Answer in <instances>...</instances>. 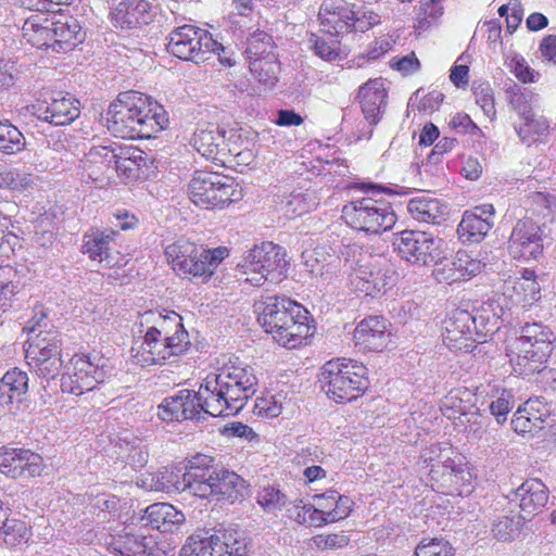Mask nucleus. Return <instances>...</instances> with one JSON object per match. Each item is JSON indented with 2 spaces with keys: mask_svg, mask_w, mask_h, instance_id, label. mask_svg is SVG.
I'll list each match as a JSON object with an SVG mask.
<instances>
[{
  "mask_svg": "<svg viewBox=\"0 0 556 556\" xmlns=\"http://www.w3.org/2000/svg\"><path fill=\"white\" fill-rule=\"evenodd\" d=\"M146 330L130 349L135 366L147 368L176 362L190 346V338L182 317L174 312L149 311L143 314Z\"/></svg>",
  "mask_w": 556,
  "mask_h": 556,
  "instance_id": "obj_1",
  "label": "nucleus"
},
{
  "mask_svg": "<svg viewBox=\"0 0 556 556\" xmlns=\"http://www.w3.org/2000/svg\"><path fill=\"white\" fill-rule=\"evenodd\" d=\"M264 331L280 346L299 350L309 345L317 326L311 312L300 302L286 296H268L257 318Z\"/></svg>",
  "mask_w": 556,
  "mask_h": 556,
  "instance_id": "obj_2",
  "label": "nucleus"
},
{
  "mask_svg": "<svg viewBox=\"0 0 556 556\" xmlns=\"http://www.w3.org/2000/svg\"><path fill=\"white\" fill-rule=\"evenodd\" d=\"M214 463L215 458L210 455L191 457L185 468L182 490L202 501L242 502L250 488L248 481L232 470L213 469Z\"/></svg>",
  "mask_w": 556,
  "mask_h": 556,
  "instance_id": "obj_3",
  "label": "nucleus"
},
{
  "mask_svg": "<svg viewBox=\"0 0 556 556\" xmlns=\"http://www.w3.org/2000/svg\"><path fill=\"white\" fill-rule=\"evenodd\" d=\"M419 466L433 491L446 496H467L475 490L472 466L452 445L433 443L426 446Z\"/></svg>",
  "mask_w": 556,
  "mask_h": 556,
  "instance_id": "obj_4",
  "label": "nucleus"
},
{
  "mask_svg": "<svg viewBox=\"0 0 556 556\" xmlns=\"http://www.w3.org/2000/svg\"><path fill=\"white\" fill-rule=\"evenodd\" d=\"M555 342L551 326L542 321L522 325L519 333L504 340V352L513 372L521 377L541 372L555 350Z\"/></svg>",
  "mask_w": 556,
  "mask_h": 556,
  "instance_id": "obj_5",
  "label": "nucleus"
},
{
  "mask_svg": "<svg viewBox=\"0 0 556 556\" xmlns=\"http://www.w3.org/2000/svg\"><path fill=\"white\" fill-rule=\"evenodd\" d=\"M393 194L390 188L363 184L361 194L353 197L342 206L341 219L354 231L366 235H379L391 230L397 217L386 195Z\"/></svg>",
  "mask_w": 556,
  "mask_h": 556,
  "instance_id": "obj_6",
  "label": "nucleus"
},
{
  "mask_svg": "<svg viewBox=\"0 0 556 556\" xmlns=\"http://www.w3.org/2000/svg\"><path fill=\"white\" fill-rule=\"evenodd\" d=\"M228 256L229 249L226 247L202 249L184 237L164 247L165 261L174 274L191 281H208Z\"/></svg>",
  "mask_w": 556,
  "mask_h": 556,
  "instance_id": "obj_7",
  "label": "nucleus"
},
{
  "mask_svg": "<svg viewBox=\"0 0 556 556\" xmlns=\"http://www.w3.org/2000/svg\"><path fill=\"white\" fill-rule=\"evenodd\" d=\"M318 383L325 395L336 404L352 403L369 388L366 366L346 357L327 361L320 367Z\"/></svg>",
  "mask_w": 556,
  "mask_h": 556,
  "instance_id": "obj_8",
  "label": "nucleus"
},
{
  "mask_svg": "<svg viewBox=\"0 0 556 556\" xmlns=\"http://www.w3.org/2000/svg\"><path fill=\"white\" fill-rule=\"evenodd\" d=\"M187 193L197 207L207 211L225 210L244 197L243 188L236 178L206 169L193 172Z\"/></svg>",
  "mask_w": 556,
  "mask_h": 556,
  "instance_id": "obj_9",
  "label": "nucleus"
},
{
  "mask_svg": "<svg viewBox=\"0 0 556 556\" xmlns=\"http://www.w3.org/2000/svg\"><path fill=\"white\" fill-rule=\"evenodd\" d=\"M321 31L340 37L351 33H366L381 23L378 12L346 0H326L318 12Z\"/></svg>",
  "mask_w": 556,
  "mask_h": 556,
  "instance_id": "obj_10",
  "label": "nucleus"
},
{
  "mask_svg": "<svg viewBox=\"0 0 556 556\" xmlns=\"http://www.w3.org/2000/svg\"><path fill=\"white\" fill-rule=\"evenodd\" d=\"M166 49L180 60L199 64L223 51L224 46L208 30L186 24L169 33Z\"/></svg>",
  "mask_w": 556,
  "mask_h": 556,
  "instance_id": "obj_11",
  "label": "nucleus"
},
{
  "mask_svg": "<svg viewBox=\"0 0 556 556\" xmlns=\"http://www.w3.org/2000/svg\"><path fill=\"white\" fill-rule=\"evenodd\" d=\"M286 256V250L273 242L255 245L242 265L245 282L258 287L266 280L281 281L289 267Z\"/></svg>",
  "mask_w": 556,
  "mask_h": 556,
  "instance_id": "obj_12",
  "label": "nucleus"
},
{
  "mask_svg": "<svg viewBox=\"0 0 556 556\" xmlns=\"http://www.w3.org/2000/svg\"><path fill=\"white\" fill-rule=\"evenodd\" d=\"M25 359L39 377L54 379L63 368L62 342L56 330H40L29 337L25 348Z\"/></svg>",
  "mask_w": 556,
  "mask_h": 556,
  "instance_id": "obj_13",
  "label": "nucleus"
},
{
  "mask_svg": "<svg viewBox=\"0 0 556 556\" xmlns=\"http://www.w3.org/2000/svg\"><path fill=\"white\" fill-rule=\"evenodd\" d=\"M313 503L305 504L296 510L295 520L309 527L321 528L338 522L350 516L354 502L334 489L315 494Z\"/></svg>",
  "mask_w": 556,
  "mask_h": 556,
  "instance_id": "obj_14",
  "label": "nucleus"
},
{
  "mask_svg": "<svg viewBox=\"0 0 556 556\" xmlns=\"http://www.w3.org/2000/svg\"><path fill=\"white\" fill-rule=\"evenodd\" d=\"M129 140L151 139L169 125L166 110L152 97L130 90Z\"/></svg>",
  "mask_w": 556,
  "mask_h": 556,
  "instance_id": "obj_15",
  "label": "nucleus"
},
{
  "mask_svg": "<svg viewBox=\"0 0 556 556\" xmlns=\"http://www.w3.org/2000/svg\"><path fill=\"white\" fill-rule=\"evenodd\" d=\"M108 376V359L103 356L74 354L62 377L61 389L64 393L78 396L96 389Z\"/></svg>",
  "mask_w": 556,
  "mask_h": 556,
  "instance_id": "obj_16",
  "label": "nucleus"
},
{
  "mask_svg": "<svg viewBox=\"0 0 556 556\" xmlns=\"http://www.w3.org/2000/svg\"><path fill=\"white\" fill-rule=\"evenodd\" d=\"M392 247L401 260L419 266H430L443 254V241L420 230L405 229L393 233Z\"/></svg>",
  "mask_w": 556,
  "mask_h": 556,
  "instance_id": "obj_17",
  "label": "nucleus"
},
{
  "mask_svg": "<svg viewBox=\"0 0 556 556\" xmlns=\"http://www.w3.org/2000/svg\"><path fill=\"white\" fill-rule=\"evenodd\" d=\"M440 410L464 432H476L481 428L482 414L476 392L467 387L451 389L441 400Z\"/></svg>",
  "mask_w": 556,
  "mask_h": 556,
  "instance_id": "obj_18",
  "label": "nucleus"
},
{
  "mask_svg": "<svg viewBox=\"0 0 556 556\" xmlns=\"http://www.w3.org/2000/svg\"><path fill=\"white\" fill-rule=\"evenodd\" d=\"M489 331L479 330L476 317L467 309H454L443 321L442 340L453 352H471L476 343L485 341Z\"/></svg>",
  "mask_w": 556,
  "mask_h": 556,
  "instance_id": "obj_19",
  "label": "nucleus"
},
{
  "mask_svg": "<svg viewBox=\"0 0 556 556\" xmlns=\"http://www.w3.org/2000/svg\"><path fill=\"white\" fill-rule=\"evenodd\" d=\"M215 377L224 386L232 412L241 410L256 391L257 379L252 367L238 358L229 359Z\"/></svg>",
  "mask_w": 556,
  "mask_h": 556,
  "instance_id": "obj_20",
  "label": "nucleus"
},
{
  "mask_svg": "<svg viewBox=\"0 0 556 556\" xmlns=\"http://www.w3.org/2000/svg\"><path fill=\"white\" fill-rule=\"evenodd\" d=\"M43 457L26 447H0V473L12 480L30 481L45 476Z\"/></svg>",
  "mask_w": 556,
  "mask_h": 556,
  "instance_id": "obj_21",
  "label": "nucleus"
},
{
  "mask_svg": "<svg viewBox=\"0 0 556 556\" xmlns=\"http://www.w3.org/2000/svg\"><path fill=\"white\" fill-rule=\"evenodd\" d=\"M507 250L514 260H538L543 255V229L526 215L514 225L507 241Z\"/></svg>",
  "mask_w": 556,
  "mask_h": 556,
  "instance_id": "obj_22",
  "label": "nucleus"
},
{
  "mask_svg": "<svg viewBox=\"0 0 556 556\" xmlns=\"http://www.w3.org/2000/svg\"><path fill=\"white\" fill-rule=\"evenodd\" d=\"M31 111L38 119L54 126H67L80 115V102L68 92H55L39 98L31 104Z\"/></svg>",
  "mask_w": 556,
  "mask_h": 556,
  "instance_id": "obj_23",
  "label": "nucleus"
},
{
  "mask_svg": "<svg viewBox=\"0 0 556 556\" xmlns=\"http://www.w3.org/2000/svg\"><path fill=\"white\" fill-rule=\"evenodd\" d=\"M118 236L117 230L92 227L84 235L81 252L106 267L122 266L126 263L125 255L114 249Z\"/></svg>",
  "mask_w": 556,
  "mask_h": 556,
  "instance_id": "obj_24",
  "label": "nucleus"
},
{
  "mask_svg": "<svg viewBox=\"0 0 556 556\" xmlns=\"http://www.w3.org/2000/svg\"><path fill=\"white\" fill-rule=\"evenodd\" d=\"M190 142L203 157L216 164L225 166L236 159L243 160L244 153L233 152L227 143L226 132L214 126L198 128ZM237 163L239 164V161Z\"/></svg>",
  "mask_w": 556,
  "mask_h": 556,
  "instance_id": "obj_25",
  "label": "nucleus"
},
{
  "mask_svg": "<svg viewBox=\"0 0 556 556\" xmlns=\"http://www.w3.org/2000/svg\"><path fill=\"white\" fill-rule=\"evenodd\" d=\"M155 13L149 0H112L109 21L121 30H132L151 24Z\"/></svg>",
  "mask_w": 556,
  "mask_h": 556,
  "instance_id": "obj_26",
  "label": "nucleus"
},
{
  "mask_svg": "<svg viewBox=\"0 0 556 556\" xmlns=\"http://www.w3.org/2000/svg\"><path fill=\"white\" fill-rule=\"evenodd\" d=\"M493 204L476 205L463 213L457 226L458 239L463 243H480L494 226Z\"/></svg>",
  "mask_w": 556,
  "mask_h": 556,
  "instance_id": "obj_27",
  "label": "nucleus"
},
{
  "mask_svg": "<svg viewBox=\"0 0 556 556\" xmlns=\"http://www.w3.org/2000/svg\"><path fill=\"white\" fill-rule=\"evenodd\" d=\"M389 323L382 316H368L354 328V346L362 353L381 352L388 345Z\"/></svg>",
  "mask_w": 556,
  "mask_h": 556,
  "instance_id": "obj_28",
  "label": "nucleus"
},
{
  "mask_svg": "<svg viewBox=\"0 0 556 556\" xmlns=\"http://www.w3.org/2000/svg\"><path fill=\"white\" fill-rule=\"evenodd\" d=\"M432 275L439 283L451 285L456 281L468 280L480 270V262L471 258L466 252H457L455 257L442 258L433 263Z\"/></svg>",
  "mask_w": 556,
  "mask_h": 556,
  "instance_id": "obj_29",
  "label": "nucleus"
},
{
  "mask_svg": "<svg viewBox=\"0 0 556 556\" xmlns=\"http://www.w3.org/2000/svg\"><path fill=\"white\" fill-rule=\"evenodd\" d=\"M388 89L382 77L368 79L357 91L362 113L369 125L376 126L381 119V109L387 103Z\"/></svg>",
  "mask_w": 556,
  "mask_h": 556,
  "instance_id": "obj_30",
  "label": "nucleus"
},
{
  "mask_svg": "<svg viewBox=\"0 0 556 556\" xmlns=\"http://www.w3.org/2000/svg\"><path fill=\"white\" fill-rule=\"evenodd\" d=\"M197 393L203 405L204 413L210 416H229L238 413L231 410L232 406L230 401H228L226 390L219 383L218 377H215L214 372L208 374L203 379Z\"/></svg>",
  "mask_w": 556,
  "mask_h": 556,
  "instance_id": "obj_31",
  "label": "nucleus"
},
{
  "mask_svg": "<svg viewBox=\"0 0 556 556\" xmlns=\"http://www.w3.org/2000/svg\"><path fill=\"white\" fill-rule=\"evenodd\" d=\"M28 375L16 367L0 379V417L14 414V400L21 402L28 391Z\"/></svg>",
  "mask_w": 556,
  "mask_h": 556,
  "instance_id": "obj_32",
  "label": "nucleus"
},
{
  "mask_svg": "<svg viewBox=\"0 0 556 556\" xmlns=\"http://www.w3.org/2000/svg\"><path fill=\"white\" fill-rule=\"evenodd\" d=\"M106 545L122 556H156L157 551L152 536L127 532L125 529L110 534Z\"/></svg>",
  "mask_w": 556,
  "mask_h": 556,
  "instance_id": "obj_33",
  "label": "nucleus"
},
{
  "mask_svg": "<svg viewBox=\"0 0 556 556\" xmlns=\"http://www.w3.org/2000/svg\"><path fill=\"white\" fill-rule=\"evenodd\" d=\"M130 97V90L119 92L105 111V127L115 138L129 140Z\"/></svg>",
  "mask_w": 556,
  "mask_h": 556,
  "instance_id": "obj_34",
  "label": "nucleus"
},
{
  "mask_svg": "<svg viewBox=\"0 0 556 556\" xmlns=\"http://www.w3.org/2000/svg\"><path fill=\"white\" fill-rule=\"evenodd\" d=\"M515 131L520 141L528 147L546 143L552 134L551 119L536 109L519 118Z\"/></svg>",
  "mask_w": 556,
  "mask_h": 556,
  "instance_id": "obj_35",
  "label": "nucleus"
},
{
  "mask_svg": "<svg viewBox=\"0 0 556 556\" xmlns=\"http://www.w3.org/2000/svg\"><path fill=\"white\" fill-rule=\"evenodd\" d=\"M148 166V154L136 146L116 143L115 174L123 181L139 178L142 168Z\"/></svg>",
  "mask_w": 556,
  "mask_h": 556,
  "instance_id": "obj_36",
  "label": "nucleus"
},
{
  "mask_svg": "<svg viewBox=\"0 0 556 556\" xmlns=\"http://www.w3.org/2000/svg\"><path fill=\"white\" fill-rule=\"evenodd\" d=\"M548 416L549 409L546 403L538 397L529 399L516 410L511 419V427L519 434L531 433L541 429Z\"/></svg>",
  "mask_w": 556,
  "mask_h": 556,
  "instance_id": "obj_37",
  "label": "nucleus"
},
{
  "mask_svg": "<svg viewBox=\"0 0 556 556\" xmlns=\"http://www.w3.org/2000/svg\"><path fill=\"white\" fill-rule=\"evenodd\" d=\"M52 48L55 51H67L83 42L84 35L79 22L67 14H56L51 17Z\"/></svg>",
  "mask_w": 556,
  "mask_h": 556,
  "instance_id": "obj_38",
  "label": "nucleus"
},
{
  "mask_svg": "<svg viewBox=\"0 0 556 556\" xmlns=\"http://www.w3.org/2000/svg\"><path fill=\"white\" fill-rule=\"evenodd\" d=\"M523 518L536 515L548 502V489L540 479H527L516 491Z\"/></svg>",
  "mask_w": 556,
  "mask_h": 556,
  "instance_id": "obj_39",
  "label": "nucleus"
},
{
  "mask_svg": "<svg viewBox=\"0 0 556 556\" xmlns=\"http://www.w3.org/2000/svg\"><path fill=\"white\" fill-rule=\"evenodd\" d=\"M143 518L162 532H174L186 520L184 513L169 503L151 504L146 508Z\"/></svg>",
  "mask_w": 556,
  "mask_h": 556,
  "instance_id": "obj_40",
  "label": "nucleus"
},
{
  "mask_svg": "<svg viewBox=\"0 0 556 556\" xmlns=\"http://www.w3.org/2000/svg\"><path fill=\"white\" fill-rule=\"evenodd\" d=\"M116 142L110 146H97L89 150L86 166L89 175L94 179L110 180L115 173Z\"/></svg>",
  "mask_w": 556,
  "mask_h": 556,
  "instance_id": "obj_41",
  "label": "nucleus"
},
{
  "mask_svg": "<svg viewBox=\"0 0 556 556\" xmlns=\"http://www.w3.org/2000/svg\"><path fill=\"white\" fill-rule=\"evenodd\" d=\"M22 271L13 265H0V309L5 312L24 290Z\"/></svg>",
  "mask_w": 556,
  "mask_h": 556,
  "instance_id": "obj_42",
  "label": "nucleus"
},
{
  "mask_svg": "<svg viewBox=\"0 0 556 556\" xmlns=\"http://www.w3.org/2000/svg\"><path fill=\"white\" fill-rule=\"evenodd\" d=\"M408 212L414 219L427 224H440L447 215V207L439 199L421 195L409 200Z\"/></svg>",
  "mask_w": 556,
  "mask_h": 556,
  "instance_id": "obj_43",
  "label": "nucleus"
},
{
  "mask_svg": "<svg viewBox=\"0 0 556 556\" xmlns=\"http://www.w3.org/2000/svg\"><path fill=\"white\" fill-rule=\"evenodd\" d=\"M51 18L34 14L25 20L22 36L26 43L38 49L52 47Z\"/></svg>",
  "mask_w": 556,
  "mask_h": 556,
  "instance_id": "obj_44",
  "label": "nucleus"
},
{
  "mask_svg": "<svg viewBox=\"0 0 556 556\" xmlns=\"http://www.w3.org/2000/svg\"><path fill=\"white\" fill-rule=\"evenodd\" d=\"M505 98L509 108L518 115V118L536 110V94L517 84H513L505 89Z\"/></svg>",
  "mask_w": 556,
  "mask_h": 556,
  "instance_id": "obj_45",
  "label": "nucleus"
},
{
  "mask_svg": "<svg viewBox=\"0 0 556 556\" xmlns=\"http://www.w3.org/2000/svg\"><path fill=\"white\" fill-rule=\"evenodd\" d=\"M517 302L522 306H530L541 299V288L536 280L535 271L529 268L523 269L513 287Z\"/></svg>",
  "mask_w": 556,
  "mask_h": 556,
  "instance_id": "obj_46",
  "label": "nucleus"
},
{
  "mask_svg": "<svg viewBox=\"0 0 556 556\" xmlns=\"http://www.w3.org/2000/svg\"><path fill=\"white\" fill-rule=\"evenodd\" d=\"M0 534L7 546L17 547L28 543L33 535L31 527L23 519L7 518L0 528Z\"/></svg>",
  "mask_w": 556,
  "mask_h": 556,
  "instance_id": "obj_47",
  "label": "nucleus"
},
{
  "mask_svg": "<svg viewBox=\"0 0 556 556\" xmlns=\"http://www.w3.org/2000/svg\"><path fill=\"white\" fill-rule=\"evenodd\" d=\"M256 503L265 514L282 511L288 503V495L279 486L267 484L258 488L255 495Z\"/></svg>",
  "mask_w": 556,
  "mask_h": 556,
  "instance_id": "obj_48",
  "label": "nucleus"
},
{
  "mask_svg": "<svg viewBox=\"0 0 556 556\" xmlns=\"http://www.w3.org/2000/svg\"><path fill=\"white\" fill-rule=\"evenodd\" d=\"M444 14L443 0H420L415 8L414 28L426 30Z\"/></svg>",
  "mask_w": 556,
  "mask_h": 556,
  "instance_id": "obj_49",
  "label": "nucleus"
},
{
  "mask_svg": "<svg viewBox=\"0 0 556 556\" xmlns=\"http://www.w3.org/2000/svg\"><path fill=\"white\" fill-rule=\"evenodd\" d=\"M217 536L223 556H245L248 554V541L245 535L236 528H227L213 534Z\"/></svg>",
  "mask_w": 556,
  "mask_h": 556,
  "instance_id": "obj_50",
  "label": "nucleus"
},
{
  "mask_svg": "<svg viewBox=\"0 0 556 556\" xmlns=\"http://www.w3.org/2000/svg\"><path fill=\"white\" fill-rule=\"evenodd\" d=\"M180 556H223L217 536H190L181 548Z\"/></svg>",
  "mask_w": 556,
  "mask_h": 556,
  "instance_id": "obj_51",
  "label": "nucleus"
},
{
  "mask_svg": "<svg viewBox=\"0 0 556 556\" xmlns=\"http://www.w3.org/2000/svg\"><path fill=\"white\" fill-rule=\"evenodd\" d=\"M489 388L491 396L494 397L490 403V412L498 424H503L506 421L507 415L513 409L514 395L510 390L495 383H489Z\"/></svg>",
  "mask_w": 556,
  "mask_h": 556,
  "instance_id": "obj_52",
  "label": "nucleus"
},
{
  "mask_svg": "<svg viewBox=\"0 0 556 556\" xmlns=\"http://www.w3.org/2000/svg\"><path fill=\"white\" fill-rule=\"evenodd\" d=\"M275 42L269 34L263 30H256L248 39L245 53L249 61L255 59H268L269 55H277L275 53Z\"/></svg>",
  "mask_w": 556,
  "mask_h": 556,
  "instance_id": "obj_53",
  "label": "nucleus"
},
{
  "mask_svg": "<svg viewBox=\"0 0 556 556\" xmlns=\"http://www.w3.org/2000/svg\"><path fill=\"white\" fill-rule=\"evenodd\" d=\"M26 141L21 130L9 122H0V152L16 154L25 149Z\"/></svg>",
  "mask_w": 556,
  "mask_h": 556,
  "instance_id": "obj_54",
  "label": "nucleus"
},
{
  "mask_svg": "<svg viewBox=\"0 0 556 556\" xmlns=\"http://www.w3.org/2000/svg\"><path fill=\"white\" fill-rule=\"evenodd\" d=\"M252 75L265 85H274L278 80L279 61L277 55H269L268 59L250 60Z\"/></svg>",
  "mask_w": 556,
  "mask_h": 556,
  "instance_id": "obj_55",
  "label": "nucleus"
},
{
  "mask_svg": "<svg viewBox=\"0 0 556 556\" xmlns=\"http://www.w3.org/2000/svg\"><path fill=\"white\" fill-rule=\"evenodd\" d=\"M456 549L443 538H424L415 547L414 556H455Z\"/></svg>",
  "mask_w": 556,
  "mask_h": 556,
  "instance_id": "obj_56",
  "label": "nucleus"
},
{
  "mask_svg": "<svg viewBox=\"0 0 556 556\" xmlns=\"http://www.w3.org/2000/svg\"><path fill=\"white\" fill-rule=\"evenodd\" d=\"M529 206L527 214L532 217L547 218L553 215L554 206L556 204V197L545 192H533L529 195Z\"/></svg>",
  "mask_w": 556,
  "mask_h": 556,
  "instance_id": "obj_57",
  "label": "nucleus"
},
{
  "mask_svg": "<svg viewBox=\"0 0 556 556\" xmlns=\"http://www.w3.org/2000/svg\"><path fill=\"white\" fill-rule=\"evenodd\" d=\"M182 399L179 392L166 397L157 407V416L165 422L181 421Z\"/></svg>",
  "mask_w": 556,
  "mask_h": 556,
  "instance_id": "obj_58",
  "label": "nucleus"
},
{
  "mask_svg": "<svg viewBox=\"0 0 556 556\" xmlns=\"http://www.w3.org/2000/svg\"><path fill=\"white\" fill-rule=\"evenodd\" d=\"M506 65L515 77L522 84L535 83L540 76L539 73L535 72L520 55H513L508 58Z\"/></svg>",
  "mask_w": 556,
  "mask_h": 556,
  "instance_id": "obj_59",
  "label": "nucleus"
},
{
  "mask_svg": "<svg viewBox=\"0 0 556 556\" xmlns=\"http://www.w3.org/2000/svg\"><path fill=\"white\" fill-rule=\"evenodd\" d=\"M155 490L166 493L185 492L182 490L184 480L180 482L179 476L172 468H163L155 473Z\"/></svg>",
  "mask_w": 556,
  "mask_h": 556,
  "instance_id": "obj_60",
  "label": "nucleus"
},
{
  "mask_svg": "<svg viewBox=\"0 0 556 556\" xmlns=\"http://www.w3.org/2000/svg\"><path fill=\"white\" fill-rule=\"evenodd\" d=\"M477 105L481 108L484 115L490 121H495L497 117V111L495 105L494 92L490 85H482L473 91Z\"/></svg>",
  "mask_w": 556,
  "mask_h": 556,
  "instance_id": "obj_61",
  "label": "nucleus"
},
{
  "mask_svg": "<svg viewBox=\"0 0 556 556\" xmlns=\"http://www.w3.org/2000/svg\"><path fill=\"white\" fill-rule=\"evenodd\" d=\"M311 41L314 43V51L316 55L327 62H333L340 60L341 56V43L339 40L328 42L326 39L313 35Z\"/></svg>",
  "mask_w": 556,
  "mask_h": 556,
  "instance_id": "obj_62",
  "label": "nucleus"
},
{
  "mask_svg": "<svg viewBox=\"0 0 556 556\" xmlns=\"http://www.w3.org/2000/svg\"><path fill=\"white\" fill-rule=\"evenodd\" d=\"M312 545L319 551L339 549L349 545L350 538L343 533H320L312 538Z\"/></svg>",
  "mask_w": 556,
  "mask_h": 556,
  "instance_id": "obj_63",
  "label": "nucleus"
},
{
  "mask_svg": "<svg viewBox=\"0 0 556 556\" xmlns=\"http://www.w3.org/2000/svg\"><path fill=\"white\" fill-rule=\"evenodd\" d=\"M179 393L180 396L184 397V405L181 407L184 413L181 414V421L188 419H199L201 414L204 413V408L200 402V399L198 397V393L188 389H182L179 391Z\"/></svg>",
  "mask_w": 556,
  "mask_h": 556,
  "instance_id": "obj_64",
  "label": "nucleus"
}]
</instances>
